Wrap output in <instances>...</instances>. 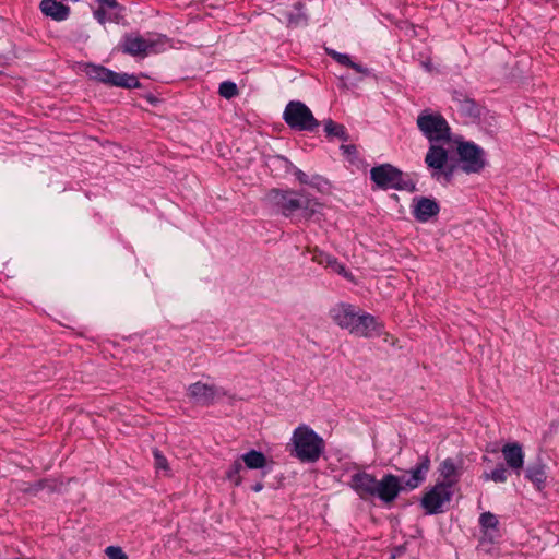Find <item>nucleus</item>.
Returning <instances> with one entry per match:
<instances>
[{"mask_svg":"<svg viewBox=\"0 0 559 559\" xmlns=\"http://www.w3.org/2000/svg\"><path fill=\"white\" fill-rule=\"evenodd\" d=\"M286 123L297 130H313L319 122L311 110L301 102H289L284 111Z\"/></svg>","mask_w":559,"mask_h":559,"instance_id":"423d86ee","label":"nucleus"},{"mask_svg":"<svg viewBox=\"0 0 559 559\" xmlns=\"http://www.w3.org/2000/svg\"><path fill=\"white\" fill-rule=\"evenodd\" d=\"M106 555L109 559H128V556L126 552L117 546H108L105 549Z\"/></svg>","mask_w":559,"mask_h":559,"instance_id":"c85d7f7f","label":"nucleus"},{"mask_svg":"<svg viewBox=\"0 0 559 559\" xmlns=\"http://www.w3.org/2000/svg\"><path fill=\"white\" fill-rule=\"evenodd\" d=\"M277 205L285 215H290L302 207V198L293 191H273Z\"/></svg>","mask_w":559,"mask_h":559,"instance_id":"dca6fc26","label":"nucleus"},{"mask_svg":"<svg viewBox=\"0 0 559 559\" xmlns=\"http://www.w3.org/2000/svg\"><path fill=\"white\" fill-rule=\"evenodd\" d=\"M322 204L316 200L310 198L302 199V210L306 212L308 216L319 213L322 209Z\"/></svg>","mask_w":559,"mask_h":559,"instance_id":"393cba45","label":"nucleus"},{"mask_svg":"<svg viewBox=\"0 0 559 559\" xmlns=\"http://www.w3.org/2000/svg\"><path fill=\"white\" fill-rule=\"evenodd\" d=\"M94 16L102 24L106 22V11L103 8L97 9L94 12Z\"/></svg>","mask_w":559,"mask_h":559,"instance_id":"473e14b6","label":"nucleus"},{"mask_svg":"<svg viewBox=\"0 0 559 559\" xmlns=\"http://www.w3.org/2000/svg\"><path fill=\"white\" fill-rule=\"evenodd\" d=\"M444 178H445V180H449L450 174H444Z\"/></svg>","mask_w":559,"mask_h":559,"instance_id":"e433bc0d","label":"nucleus"},{"mask_svg":"<svg viewBox=\"0 0 559 559\" xmlns=\"http://www.w3.org/2000/svg\"><path fill=\"white\" fill-rule=\"evenodd\" d=\"M449 148L443 145L432 144L425 157L427 166L432 169V177L440 180L442 177V169L448 160Z\"/></svg>","mask_w":559,"mask_h":559,"instance_id":"ddd939ff","label":"nucleus"},{"mask_svg":"<svg viewBox=\"0 0 559 559\" xmlns=\"http://www.w3.org/2000/svg\"><path fill=\"white\" fill-rule=\"evenodd\" d=\"M238 93V88L236 86L235 83L233 82H223L221 85H219V94L221 96L229 99L234 96H236Z\"/></svg>","mask_w":559,"mask_h":559,"instance_id":"a878e982","label":"nucleus"},{"mask_svg":"<svg viewBox=\"0 0 559 559\" xmlns=\"http://www.w3.org/2000/svg\"><path fill=\"white\" fill-rule=\"evenodd\" d=\"M329 55L338 63L354 69L358 73H365L366 70L358 63L353 62L348 55L340 53L335 50H329Z\"/></svg>","mask_w":559,"mask_h":559,"instance_id":"5701e85b","label":"nucleus"},{"mask_svg":"<svg viewBox=\"0 0 559 559\" xmlns=\"http://www.w3.org/2000/svg\"><path fill=\"white\" fill-rule=\"evenodd\" d=\"M290 454L304 463L317 462L325 449V443L313 429L306 425L298 426L292 436Z\"/></svg>","mask_w":559,"mask_h":559,"instance_id":"f03ea898","label":"nucleus"},{"mask_svg":"<svg viewBox=\"0 0 559 559\" xmlns=\"http://www.w3.org/2000/svg\"><path fill=\"white\" fill-rule=\"evenodd\" d=\"M417 126L430 142H441L449 147L452 146L450 128L441 115L424 112L417 118Z\"/></svg>","mask_w":559,"mask_h":559,"instance_id":"39448f33","label":"nucleus"},{"mask_svg":"<svg viewBox=\"0 0 559 559\" xmlns=\"http://www.w3.org/2000/svg\"><path fill=\"white\" fill-rule=\"evenodd\" d=\"M40 10L45 15L50 16L55 21H63L70 13L69 7L57 0H41Z\"/></svg>","mask_w":559,"mask_h":559,"instance_id":"f3484780","label":"nucleus"},{"mask_svg":"<svg viewBox=\"0 0 559 559\" xmlns=\"http://www.w3.org/2000/svg\"><path fill=\"white\" fill-rule=\"evenodd\" d=\"M262 488H263V485H262L261 483H258V484H255V485L252 487V489H253L255 492L261 491V490H262Z\"/></svg>","mask_w":559,"mask_h":559,"instance_id":"c9c22d12","label":"nucleus"},{"mask_svg":"<svg viewBox=\"0 0 559 559\" xmlns=\"http://www.w3.org/2000/svg\"><path fill=\"white\" fill-rule=\"evenodd\" d=\"M154 459L156 469L168 472L169 467L167 459L160 452L154 451Z\"/></svg>","mask_w":559,"mask_h":559,"instance_id":"7c9ffc66","label":"nucleus"},{"mask_svg":"<svg viewBox=\"0 0 559 559\" xmlns=\"http://www.w3.org/2000/svg\"><path fill=\"white\" fill-rule=\"evenodd\" d=\"M480 525L485 528H495L498 525V519L490 512H485L479 518Z\"/></svg>","mask_w":559,"mask_h":559,"instance_id":"bb28decb","label":"nucleus"},{"mask_svg":"<svg viewBox=\"0 0 559 559\" xmlns=\"http://www.w3.org/2000/svg\"><path fill=\"white\" fill-rule=\"evenodd\" d=\"M430 461L428 457H423L417 466L412 471V477L409 479L404 478V489L413 490L419 486L425 479L426 473L429 471Z\"/></svg>","mask_w":559,"mask_h":559,"instance_id":"a211bd4d","label":"nucleus"},{"mask_svg":"<svg viewBox=\"0 0 559 559\" xmlns=\"http://www.w3.org/2000/svg\"><path fill=\"white\" fill-rule=\"evenodd\" d=\"M164 44L163 37L144 38L140 35H129L124 37L122 50L132 56H145L150 52H157V46Z\"/></svg>","mask_w":559,"mask_h":559,"instance_id":"9d476101","label":"nucleus"},{"mask_svg":"<svg viewBox=\"0 0 559 559\" xmlns=\"http://www.w3.org/2000/svg\"><path fill=\"white\" fill-rule=\"evenodd\" d=\"M440 211L438 203L430 198L417 197L412 202V213L414 217L421 223L428 222Z\"/></svg>","mask_w":559,"mask_h":559,"instance_id":"f8f14e48","label":"nucleus"},{"mask_svg":"<svg viewBox=\"0 0 559 559\" xmlns=\"http://www.w3.org/2000/svg\"><path fill=\"white\" fill-rule=\"evenodd\" d=\"M453 491L451 483H438L421 499V506L429 514L442 512L445 503H449Z\"/></svg>","mask_w":559,"mask_h":559,"instance_id":"1a4fd4ad","label":"nucleus"},{"mask_svg":"<svg viewBox=\"0 0 559 559\" xmlns=\"http://www.w3.org/2000/svg\"><path fill=\"white\" fill-rule=\"evenodd\" d=\"M245 471L243 462L241 459L236 460L227 469L226 478L234 484L239 486L242 483L241 473Z\"/></svg>","mask_w":559,"mask_h":559,"instance_id":"4be33fe9","label":"nucleus"},{"mask_svg":"<svg viewBox=\"0 0 559 559\" xmlns=\"http://www.w3.org/2000/svg\"><path fill=\"white\" fill-rule=\"evenodd\" d=\"M457 153L466 173H479L485 167L484 152L473 143H460Z\"/></svg>","mask_w":559,"mask_h":559,"instance_id":"9b49d317","label":"nucleus"},{"mask_svg":"<svg viewBox=\"0 0 559 559\" xmlns=\"http://www.w3.org/2000/svg\"><path fill=\"white\" fill-rule=\"evenodd\" d=\"M481 477L486 481L492 480L502 484L508 479V471L503 465H498L492 472L484 473Z\"/></svg>","mask_w":559,"mask_h":559,"instance_id":"b1692460","label":"nucleus"},{"mask_svg":"<svg viewBox=\"0 0 559 559\" xmlns=\"http://www.w3.org/2000/svg\"><path fill=\"white\" fill-rule=\"evenodd\" d=\"M376 477L366 472H358L352 475L349 486L361 498H372L376 486Z\"/></svg>","mask_w":559,"mask_h":559,"instance_id":"2eb2a0df","label":"nucleus"},{"mask_svg":"<svg viewBox=\"0 0 559 559\" xmlns=\"http://www.w3.org/2000/svg\"><path fill=\"white\" fill-rule=\"evenodd\" d=\"M325 131L328 134L342 136L344 134V127L337 123H334L333 121L329 120L325 123Z\"/></svg>","mask_w":559,"mask_h":559,"instance_id":"c756f323","label":"nucleus"},{"mask_svg":"<svg viewBox=\"0 0 559 559\" xmlns=\"http://www.w3.org/2000/svg\"><path fill=\"white\" fill-rule=\"evenodd\" d=\"M440 475L443 480L441 483H451V487L456 483L457 469L452 460L448 459L440 464Z\"/></svg>","mask_w":559,"mask_h":559,"instance_id":"412c9836","label":"nucleus"},{"mask_svg":"<svg viewBox=\"0 0 559 559\" xmlns=\"http://www.w3.org/2000/svg\"><path fill=\"white\" fill-rule=\"evenodd\" d=\"M80 71L93 81H97L111 86L138 88L141 85L135 75L115 72L103 66L94 63L81 64Z\"/></svg>","mask_w":559,"mask_h":559,"instance_id":"7ed1b4c3","label":"nucleus"},{"mask_svg":"<svg viewBox=\"0 0 559 559\" xmlns=\"http://www.w3.org/2000/svg\"><path fill=\"white\" fill-rule=\"evenodd\" d=\"M370 177L374 185L380 189L415 190V183L400 169L390 164H382L373 167L370 170Z\"/></svg>","mask_w":559,"mask_h":559,"instance_id":"20e7f679","label":"nucleus"},{"mask_svg":"<svg viewBox=\"0 0 559 559\" xmlns=\"http://www.w3.org/2000/svg\"><path fill=\"white\" fill-rule=\"evenodd\" d=\"M333 322L358 337H374L381 334L382 324L377 319L350 304H337L330 309Z\"/></svg>","mask_w":559,"mask_h":559,"instance_id":"f257e3e1","label":"nucleus"},{"mask_svg":"<svg viewBox=\"0 0 559 559\" xmlns=\"http://www.w3.org/2000/svg\"><path fill=\"white\" fill-rule=\"evenodd\" d=\"M297 179L301 182V183H309V180H308V176L301 171V170H296L295 173ZM310 185H314L313 182H310Z\"/></svg>","mask_w":559,"mask_h":559,"instance_id":"72a5a7b5","label":"nucleus"},{"mask_svg":"<svg viewBox=\"0 0 559 559\" xmlns=\"http://www.w3.org/2000/svg\"><path fill=\"white\" fill-rule=\"evenodd\" d=\"M525 476L538 490L546 486L547 475L543 465L528 466Z\"/></svg>","mask_w":559,"mask_h":559,"instance_id":"6ab92c4d","label":"nucleus"},{"mask_svg":"<svg viewBox=\"0 0 559 559\" xmlns=\"http://www.w3.org/2000/svg\"><path fill=\"white\" fill-rule=\"evenodd\" d=\"M404 489V477L385 474L381 479H376L372 498H378L384 504H391Z\"/></svg>","mask_w":559,"mask_h":559,"instance_id":"6e6552de","label":"nucleus"},{"mask_svg":"<svg viewBox=\"0 0 559 559\" xmlns=\"http://www.w3.org/2000/svg\"><path fill=\"white\" fill-rule=\"evenodd\" d=\"M333 259L334 258L331 257L330 254H328L323 251H318V250L314 251L313 257H312V260L314 262H317L318 264L324 265L325 267H328L330 265V263Z\"/></svg>","mask_w":559,"mask_h":559,"instance_id":"cd10ccee","label":"nucleus"},{"mask_svg":"<svg viewBox=\"0 0 559 559\" xmlns=\"http://www.w3.org/2000/svg\"><path fill=\"white\" fill-rule=\"evenodd\" d=\"M226 395L222 386L209 382L197 381L187 388V396L201 406L212 405Z\"/></svg>","mask_w":559,"mask_h":559,"instance_id":"0eeeda50","label":"nucleus"},{"mask_svg":"<svg viewBox=\"0 0 559 559\" xmlns=\"http://www.w3.org/2000/svg\"><path fill=\"white\" fill-rule=\"evenodd\" d=\"M328 267H330L333 272H335L346 278L350 277V275L346 271L345 266L342 263H340L335 258L331 261V263Z\"/></svg>","mask_w":559,"mask_h":559,"instance_id":"2f4dec72","label":"nucleus"},{"mask_svg":"<svg viewBox=\"0 0 559 559\" xmlns=\"http://www.w3.org/2000/svg\"><path fill=\"white\" fill-rule=\"evenodd\" d=\"M100 4H105L109 8L116 7V0H97Z\"/></svg>","mask_w":559,"mask_h":559,"instance_id":"f704fd0d","label":"nucleus"},{"mask_svg":"<svg viewBox=\"0 0 559 559\" xmlns=\"http://www.w3.org/2000/svg\"><path fill=\"white\" fill-rule=\"evenodd\" d=\"M501 453L507 466L519 476L524 466L525 454L523 447L519 442H509L502 447Z\"/></svg>","mask_w":559,"mask_h":559,"instance_id":"4468645a","label":"nucleus"},{"mask_svg":"<svg viewBox=\"0 0 559 559\" xmlns=\"http://www.w3.org/2000/svg\"><path fill=\"white\" fill-rule=\"evenodd\" d=\"M245 466L250 469H260L266 465V457L262 452L251 450L241 455Z\"/></svg>","mask_w":559,"mask_h":559,"instance_id":"aec40b11","label":"nucleus"}]
</instances>
